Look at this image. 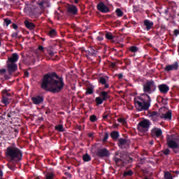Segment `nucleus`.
Here are the masks:
<instances>
[{"instance_id":"f257e3e1","label":"nucleus","mask_w":179,"mask_h":179,"mask_svg":"<svg viewBox=\"0 0 179 179\" xmlns=\"http://www.w3.org/2000/svg\"><path fill=\"white\" fill-rule=\"evenodd\" d=\"M64 78L58 76L55 72L45 75L41 85V89L51 93H59L64 89Z\"/></svg>"},{"instance_id":"f03ea898","label":"nucleus","mask_w":179,"mask_h":179,"mask_svg":"<svg viewBox=\"0 0 179 179\" xmlns=\"http://www.w3.org/2000/svg\"><path fill=\"white\" fill-rule=\"evenodd\" d=\"M156 83L155 80H147V82L143 85V90L145 94L143 96H146L147 100L146 101H134L135 106L138 111H148L149 108L150 107V103H152V99L149 94H152V93H155L156 92ZM148 93V94H146Z\"/></svg>"},{"instance_id":"7ed1b4c3","label":"nucleus","mask_w":179,"mask_h":179,"mask_svg":"<svg viewBox=\"0 0 179 179\" xmlns=\"http://www.w3.org/2000/svg\"><path fill=\"white\" fill-rule=\"evenodd\" d=\"M5 156L11 164H17L23 159V152L15 144L8 146L5 150Z\"/></svg>"},{"instance_id":"20e7f679","label":"nucleus","mask_w":179,"mask_h":179,"mask_svg":"<svg viewBox=\"0 0 179 179\" xmlns=\"http://www.w3.org/2000/svg\"><path fill=\"white\" fill-rule=\"evenodd\" d=\"M150 127V121H149V120H144L138 123L137 129L139 131V132H148L149 131Z\"/></svg>"},{"instance_id":"39448f33","label":"nucleus","mask_w":179,"mask_h":179,"mask_svg":"<svg viewBox=\"0 0 179 179\" xmlns=\"http://www.w3.org/2000/svg\"><path fill=\"white\" fill-rule=\"evenodd\" d=\"M148 117L150 119L151 121L153 122H158L162 120V114L157 111H150L148 110Z\"/></svg>"},{"instance_id":"423d86ee","label":"nucleus","mask_w":179,"mask_h":179,"mask_svg":"<svg viewBox=\"0 0 179 179\" xmlns=\"http://www.w3.org/2000/svg\"><path fill=\"white\" fill-rule=\"evenodd\" d=\"M16 117H17V113L13 110H7L2 115V117L4 118V120H7V121H10V120H15Z\"/></svg>"},{"instance_id":"0eeeda50","label":"nucleus","mask_w":179,"mask_h":179,"mask_svg":"<svg viewBox=\"0 0 179 179\" xmlns=\"http://www.w3.org/2000/svg\"><path fill=\"white\" fill-rule=\"evenodd\" d=\"M151 136L154 139H163V131L160 128L155 127L151 130Z\"/></svg>"},{"instance_id":"6e6552de","label":"nucleus","mask_w":179,"mask_h":179,"mask_svg":"<svg viewBox=\"0 0 179 179\" xmlns=\"http://www.w3.org/2000/svg\"><path fill=\"white\" fill-rule=\"evenodd\" d=\"M2 94V99H1V103L4 104V106H8L10 103V98L12 96V94L9 92H8V90H3L1 92Z\"/></svg>"},{"instance_id":"1a4fd4ad","label":"nucleus","mask_w":179,"mask_h":179,"mask_svg":"<svg viewBox=\"0 0 179 179\" xmlns=\"http://www.w3.org/2000/svg\"><path fill=\"white\" fill-rule=\"evenodd\" d=\"M83 51L86 53L85 57L89 61H92V57H96L97 55V51L94 47H90L88 50H84Z\"/></svg>"},{"instance_id":"9d476101","label":"nucleus","mask_w":179,"mask_h":179,"mask_svg":"<svg viewBox=\"0 0 179 179\" xmlns=\"http://www.w3.org/2000/svg\"><path fill=\"white\" fill-rule=\"evenodd\" d=\"M96 156L100 159H103V157H108L110 156V151L106 148L99 149L96 152Z\"/></svg>"},{"instance_id":"9b49d317","label":"nucleus","mask_w":179,"mask_h":179,"mask_svg":"<svg viewBox=\"0 0 179 179\" xmlns=\"http://www.w3.org/2000/svg\"><path fill=\"white\" fill-rule=\"evenodd\" d=\"M96 9L99 10L101 13H110V8L106 6L103 2H99L96 5Z\"/></svg>"},{"instance_id":"f8f14e48","label":"nucleus","mask_w":179,"mask_h":179,"mask_svg":"<svg viewBox=\"0 0 179 179\" xmlns=\"http://www.w3.org/2000/svg\"><path fill=\"white\" fill-rule=\"evenodd\" d=\"M178 69V62H176L173 64H167L165 68V72H171L173 71H177Z\"/></svg>"},{"instance_id":"ddd939ff","label":"nucleus","mask_w":179,"mask_h":179,"mask_svg":"<svg viewBox=\"0 0 179 179\" xmlns=\"http://www.w3.org/2000/svg\"><path fill=\"white\" fill-rule=\"evenodd\" d=\"M108 79V76H106V78L104 77H100L98 80L99 83L100 85H102L103 86V90H106V89H108L110 87V85H108V83L107 80Z\"/></svg>"},{"instance_id":"4468645a","label":"nucleus","mask_w":179,"mask_h":179,"mask_svg":"<svg viewBox=\"0 0 179 179\" xmlns=\"http://www.w3.org/2000/svg\"><path fill=\"white\" fill-rule=\"evenodd\" d=\"M78 7L75 5H69L67 7V13L69 15H73V16H75L78 15Z\"/></svg>"},{"instance_id":"2eb2a0df","label":"nucleus","mask_w":179,"mask_h":179,"mask_svg":"<svg viewBox=\"0 0 179 179\" xmlns=\"http://www.w3.org/2000/svg\"><path fill=\"white\" fill-rule=\"evenodd\" d=\"M166 143L170 149L174 150L178 149L179 148L178 143H177V141H174L173 139L167 138Z\"/></svg>"},{"instance_id":"dca6fc26","label":"nucleus","mask_w":179,"mask_h":179,"mask_svg":"<svg viewBox=\"0 0 179 179\" xmlns=\"http://www.w3.org/2000/svg\"><path fill=\"white\" fill-rule=\"evenodd\" d=\"M33 104L36 106H40L44 101V97L43 96L37 95L31 98Z\"/></svg>"},{"instance_id":"f3484780","label":"nucleus","mask_w":179,"mask_h":179,"mask_svg":"<svg viewBox=\"0 0 179 179\" xmlns=\"http://www.w3.org/2000/svg\"><path fill=\"white\" fill-rule=\"evenodd\" d=\"M159 91L162 94H167L169 93V91L170 90V87L167 85L166 84H161L157 86Z\"/></svg>"},{"instance_id":"a211bd4d","label":"nucleus","mask_w":179,"mask_h":179,"mask_svg":"<svg viewBox=\"0 0 179 179\" xmlns=\"http://www.w3.org/2000/svg\"><path fill=\"white\" fill-rule=\"evenodd\" d=\"M7 70L8 73H13L17 71V64L16 63L7 62Z\"/></svg>"},{"instance_id":"6ab92c4d","label":"nucleus","mask_w":179,"mask_h":179,"mask_svg":"<svg viewBox=\"0 0 179 179\" xmlns=\"http://www.w3.org/2000/svg\"><path fill=\"white\" fill-rule=\"evenodd\" d=\"M17 61H19V55H17V53H13L11 56L8 58L7 62L16 64Z\"/></svg>"},{"instance_id":"aec40b11","label":"nucleus","mask_w":179,"mask_h":179,"mask_svg":"<svg viewBox=\"0 0 179 179\" xmlns=\"http://www.w3.org/2000/svg\"><path fill=\"white\" fill-rule=\"evenodd\" d=\"M125 157H127V155H125V152L117 151V152H115V156L114 159H119L120 160H125Z\"/></svg>"},{"instance_id":"412c9836","label":"nucleus","mask_w":179,"mask_h":179,"mask_svg":"<svg viewBox=\"0 0 179 179\" xmlns=\"http://www.w3.org/2000/svg\"><path fill=\"white\" fill-rule=\"evenodd\" d=\"M168 99L163 98L162 96H158L157 98V101L159 104H162V106H167L169 103L167 102Z\"/></svg>"},{"instance_id":"4be33fe9","label":"nucleus","mask_w":179,"mask_h":179,"mask_svg":"<svg viewBox=\"0 0 179 179\" xmlns=\"http://www.w3.org/2000/svg\"><path fill=\"white\" fill-rule=\"evenodd\" d=\"M99 96H101V97L103 101H107V100H108V99H110V97H111V96H110V94H108V92H106V91H102L99 94Z\"/></svg>"},{"instance_id":"5701e85b","label":"nucleus","mask_w":179,"mask_h":179,"mask_svg":"<svg viewBox=\"0 0 179 179\" xmlns=\"http://www.w3.org/2000/svg\"><path fill=\"white\" fill-rule=\"evenodd\" d=\"M154 23L149 20H144V26L146 27V30L149 31L153 27Z\"/></svg>"},{"instance_id":"b1692460","label":"nucleus","mask_w":179,"mask_h":179,"mask_svg":"<svg viewBox=\"0 0 179 179\" xmlns=\"http://www.w3.org/2000/svg\"><path fill=\"white\" fill-rule=\"evenodd\" d=\"M24 24L27 29H29V30H34V29H36V24H34V23L33 22H30L27 20H25Z\"/></svg>"},{"instance_id":"393cba45","label":"nucleus","mask_w":179,"mask_h":179,"mask_svg":"<svg viewBox=\"0 0 179 179\" xmlns=\"http://www.w3.org/2000/svg\"><path fill=\"white\" fill-rule=\"evenodd\" d=\"M172 113L171 110H169L167 113L161 115V120H171Z\"/></svg>"},{"instance_id":"a878e982","label":"nucleus","mask_w":179,"mask_h":179,"mask_svg":"<svg viewBox=\"0 0 179 179\" xmlns=\"http://www.w3.org/2000/svg\"><path fill=\"white\" fill-rule=\"evenodd\" d=\"M114 162H115V164L118 167H124L125 161L124 159H120L118 158L113 159Z\"/></svg>"},{"instance_id":"bb28decb","label":"nucleus","mask_w":179,"mask_h":179,"mask_svg":"<svg viewBox=\"0 0 179 179\" xmlns=\"http://www.w3.org/2000/svg\"><path fill=\"white\" fill-rule=\"evenodd\" d=\"M93 93H94V86L90 85L87 88L85 94L86 96H88L89 94H93Z\"/></svg>"},{"instance_id":"cd10ccee","label":"nucleus","mask_w":179,"mask_h":179,"mask_svg":"<svg viewBox=\"0 0 179 179\" xmlns=\"http://www.w3.org/2000/svg\"><path fill=\"white\" fill-rule=\"evenodd\" d=\"M123 178H125V177H132L134 176V171L132 170L125 171L123 173Z\"/></svg>"},{"instance_id":"c85d7f7f","label":"nucleus","mask_w":179,"mask_h":179,"mask_svg":"<svg viewBox=\"0 0 179 179\" xmlns=\"http://www.w3.org/2000/svg\"><path fill=\"white\" fill-rule=\"evenodd\" d=\"M55 131L57 132H65V128H64V125L62 124H57L55 127Z\"/></svg>"},{"instance_id":"c756f323","label":"nucleus","mask_w":179,"mask_h":179,"mask_svg":"<svg viewBox=\"0 0 179 179\" xmlns=\"http://www.w3.org/2000/svg\"><path fill=\"white\" fill-rule=\"evenodd\" d=\"M37 3L39 6V8H40V9H41V10H44V9H45V4L47 3V1H45V0L38 1Z\"/></svg>"},{"instance_id":"7c9ffc66","label":"nucleus","mask_w":179,"mask_h":179,"mask_svg":"<svg viewBox=\"0 0 179 179\" xmlns=\"http://www.w3.org/2000/svg\"><path fill=\"white\" fill-rule=\"evenodd\" d=\"M55 178V174L52 172H48L45 175V179H54Z\"/></svg>"},{"instance_id":"2f4dec72","label":"nucleus","mask_w":179,"mask_h":179,"mask_svg":"<svg viewBox=\"0 0 179 179\" xmlns=\"http://www.w3.org/2000/svg\"><path fill=\"white\" fill-rule=\"evenodd\" d=\"M124 145H127V139L125 138H120L118 141V145L120 148H122V146H124Z\"/></svg>"},{"instance_id":"473e14b6","label":"nucleus","mask_w":179,"mask_h":179,"mask_svg":"<svg viewBox=\"0 0 179 179\" xmlns=\"http://www.w3.org/2000/svg\"><path fill=\"white\" fill-rule=\"evenodd\" d=\"M110 137L112 139L117 140V138H120V133L118 131H112L110 133Z\"/></svg>"},{"instance_id":"72a5a7b5","label":"nucleus","mask_w":179,"mask_h":179,"mask_svg":"<svg viewBox=\"0 0 179 179\" xmlns=\"http://www.w3.org/2000/svg\"><path fill=\"white\" fill-rule=\"evenodd\" d=\"M95 103L96 106H101V104H103V103H104V101L101 96H98L95 99Z\"/></svg>"},{"instance_id":"f704fd0d","label":"nucleus","mask_w":179,"mask_h":179,"mask_svg":"<svg viewBox=\"0 0 179 179\" xmlns=\"http://www.w3.org/2000/svg\"><path fill=\"white\" fill-rule=\"evenodd\" d=\"M115 13L117 17H122V16H124V12L121 10V8H117L115 10Z\"/></svg>"},{"instance_id":"c9c22d12","label":"nucleus","mask_w":179,"mask_h":179,"mask_svg":"<svg viewBox=\"0 0 179 179\" xmlns=\"http://www.w3.org/2000/svg\"><path fill=\"white\" fill-rule=\"evenodd\" d=\"M83 162H88L92 160V157L89 155V154H85L83 156Z\"/></svg>"},{"instance_id":"e433bc0d","label":"nucleus","mask_w":179,"mask_h":179,"mask_svg":"<svg viewBox=\"0 0 179 179\" xmlns=\"http://www.w3.org/2000/svg\"><path fill=\"white\" fill-rule=\"evenodd\" d=\"M48 36H50V37H55L57 36V30L55 29H50L48 32Z\"/></svg>"},{"instance_id":"4c0bfd02","label":"nucleus","mask_w":179,"mask_h":179,"mask_svg":"<svg viewBox=\"0 0 179 179\" xmlns=\"http://www.w3.org/2000/svg\"><path fill=\"white\" fill-rule=\"evenodd\" d=\"M105 37L107 38V40H114V36L110 32H107L105 35Z\"/></svg>"},{"instance_id":"58836bf2","label":"nucleus","mask_w":179,"mask_h":179,"mask_svg":"<svg viewBox=\"0 0 179 179\" xmlns=\"http://www.w3.org/2000/svg\"><path fill=\"white\" fill-rule=\"evenodd\" d=\"M129 50L131 51V52H138V51H139V48L136 46H131Z\"/></svg>"},{"instance_id":"ea45409f","label":"nucleus","mask_w":179,"mask_h":179,"mask_svg":"<svg viewBox=\"0 0 179 179\" xmlns=\"http://www.w3.org/2000/svg\"><path fill=\"white\" fill-rule=\"evenodd\" d=\"M90 121H91V122H96V121H97V117L96 115H92L90 117Z\"/></svg>"},{"instance_id":"a19ab883","label":"nucleus","mask_w":179,"mask_h":179,"mask_svg":"<svg viewBox=\"0 0 179 179\" xmlns=\"http://www.w3.org/2000/svg\"><path fill=\"white\" fill-rule=\"evenodd\" d=\"M118 122H120V124H122V125H125L127 124V120L124 117H120L117 119Z\"/></svg>"},{"instance_id":"79ce46f5","label":"nucleus","mask_w":179,"mask_h":179,"mask_svg":"<svg viewBox=\"0 0 179 179\" xmlns=\"http://www.w3.org/2000/svg\"><path fill=\"white\" fill-rule=\"evenodd\" d=\"M164 178L165 179H173V176L170 172H166L164 173Z\"/></svg>"},{"instance_id":"37998d69","label":"nucleus","mask_w":179,"mask_h":179,"mask_svg":"<svg viewBox=\"0 0 179 179\" xmlns=\"http://www.w3.org/2000/svg\"><path fill=\"white\" fill-rule=\"evenodd\" d=\"M96 40L98 41H103L104 40L103 35L101 32H99V36L96 37Z\"/></svg>"},{"instance_id":"c03bdc74","label":"nucleus","mask_w":179,"mask_h":179,"mask_svg":"<svg viewBox=\"0 0 179 179\" xmlns=\"http://www.w3.org/2000/svg\"><path fill=\"white\" fill-rule=\"evenodd\" d=\"M162 152L165 156H169V155H170V149L166 148L164 150H163Z\"/></svg>"},{"instance_id":"a18cd8bd","label":"nucleus","mask_w":179,"mask_h":179,"mask_svg":"<svg viewBox=\"0 0 179 179\" xmlns=\"http://www.w3.org/2000/svg\"><path fill=\"white\" fill-rule=\"evenodd\" d=\"M4 23H6V26H8L9 24H12V20H10L8 18H5L4 19Z\"/></svg>"},{"instance_id":"49530a36","label":"nucleus","mask_w":179,"mask_h":179,"mask_svg":"<svg viewBox=\"0 0 179 179\" xmlns=\"http://www.w3.org/2000/svg\"><path fill=\"white\" fill-rule=\"evenodd\" d=\"M16 167V164H13L12 165H8V169H10L12 171H15Z\"/></svg>"},{"instance_id":"de8ad7c7","label":"nucleus","mask_w":179,"mask_h":179,"mask_svg":"<svg viewBox=\"0 0 179 179\" xmlns=\"http://www.w3.org/2000/svg\"><path fill=\"white\" fill-rule=\"evenodd\" d=\"M107 139H108V134L106 132L102 141L103 142H107Z\"/></svg>"},{"instance_id":"09e8293b","label":"nucleus","mask_w":179,"mask_h":179,"mask_svg":"<svg viewBox=\"0 0 179 179\" xmlns=\"http://www.w3.org/2000/svg\"><path fill=\"white\" fill-rule=\"evenodd\" d=\"M18 33L17 32H14L12 34L11 37L17 38Z\"/></svg>"},{"instance_id":"8fccbe9b","label":"nucleus","mask_w":179,"mask_h":179,"mask_svg":"<svg viewBox=\"0 0 179 179\" xmlns=\"http://www.w3.org/2000/svg\"><path fill=\"white\" fill-rule=\"evenodd\" d=\"M174 36H177L179 34V30L178 29H174L173 31Z\"/></svg>"},{"instance_id":"3c124183","label":"nucleus","mask_w":179,"mask_h":179,"mask_svg":"<svg viewBox=\"0 0 179 179\" xmlns=\"http://www.w3.org/2000/svg\"><path fill=\"white\" fill-rule=\"evenodd\" d=\"M110 66L112 68H115V66H117V63L116 62H112L110 63Z\"/></svg>"},{"instance_id":"603ef678","label":"nucleus","mask_w":179,"mask_h":179,"mask_svg":"<svg viewBox=\"0 0 179 179\" xmlns=\"http://www.w3.org/2000/svg\"><path fill=\"white\" fill-rule=\"evenodd\" d=\"M48 55H50V57H54V52L50 50L48 52Z\"/></svg>"},{"instance_id":"864d4df0","label":"nucleus","mask_w":179,"mask_h":179,"mask_svg":"<svg viewBox=\"0 0 179 179\" xmlns=\"http://www.w3.org/2000/svg\"><path fill=\"white\" fill-rule=\"evenodd\" d=\"M12 27H13V29H14L15 30H17V24H12Z\"/></svg>"},{"instance_id":"5fc2aeb1","label":"nucleus","mask_w":179,"mask_h":179,"mask_svg":"<svg viewBox=\"0 0 179 179\" xmlns=\"http://www.w3.org/2000/svg\"><path fill=\"white\" fill-rule=\"evenodd\" d=\"M118 79H122L124 78V75L122 73L117 74Z\"/></svg>"},{"instance_id":"6e6d98bb","label":"nucleus","mask_w":179,"mask_h":179,"mask_svg":"<svg viewBox=\"0 0 179 179\" xmlns=\"http://www.w3.org/2000/svg\"><path fill=\"white\" fill-rule=\"evenodd\" d=\"M65 176H67L69 177V178H71L72 175L68 172H65L64 173Z\"/></svg>"},{"instance_id":"4d7b16f0","label":"nucleus","mask_w":179,"mask_h":179,"mask_svg":"<svg viewBox=\"0 0 179 179\" xmlns=\"http://www.w3.org/2000/svg\"><path fill=\"white\" fill-rule=\"evenodd\" d=\"M38 50H39V51H44V47H43L42 45L38 46Z\"/></svg>"},{"instance_id":"13d9d810","label":"nucleus","mask_w":179,"mask_h":179,"mask_svg":"<svg viewBox=\"0 0 179 179\" xmlns=\"http://www.w3.org/2000/svg\"><path fill=\"white\" fill-rule=\"evenodd\" d=\"M0 73H6V69H2L0 70Z\"/></svg>"},{"instance_id":"bf43d9fd","label":"nucleus","mask_w":179,"mask_h":179,"mask_svg":"<svg viewBox=\"0 0 179 179\" xmlns=\"http://www.w3.org/2000/svg\"><path fill=\"white\" fill-rule=\"evenodd\" d=\"M107 118H108V115H107V114H106V113L103 114V120H107Z\"/></svg>"},{"instance_id":"052dcab7","label":"nucleus","mask_w":179,"mask_h":179,"mask_svg":"<svg viewBox=\"0 0 179 179\" xmlns=\"http://www.w3.org/2000/svg\"><path fill=\"white\" fill-rule=\"evenodd\" d=\"M3 177V172L2 171V169H0V178H2Z\"/></svg>"},{"instance_id":"680f3d73","label":"nucleus","mask_w":179,"mask_h":179,"mask_svg":"<svg viewBox=\"0 0 179 179\" xmlns=\"http://www.w3.org/2000/svg\"><path fill=\"white\" fill-rule=\"evenodd\" d=\"M24 76H25L26 78H29V72H28V71H25V72H24Z\"/></svg>"},{"instance_id":"e2e57ef3","label":"nucleus","mask_w":179,"mask_h":179,"mask_svg":"<svg viewBox=\"0 0 179 179\" xmlns=\"http://www.w3.org/2000/svg\"><path fill=\"white\" fill-rule=\"evenodd\" d=\"M88 136H89L90 138H92V137H93V134L90 133V134H88Z\"/></svg>"},{"instance_id":"0e129e2a","label":"nucleus","mask_w":179,"mask_h":179,"mask_svg":"<svg viewBox=\"0 0 179 179\" xmlns=\"http://www.w3.org/2000/svg\"><path fill=\"white\" fill-rule=\"evenodd\" d=\"M128 162H129V163H131V162H132V158H131V157H129V159H128Z\"/></svg>"},{"instance_id":"69168bd1","label":"nucleus","mask_w":179,"mask_h":179,"mask_svg":"<svg viewBox=\"0 0 179 179\" xmlns=\"http://www.w3.org/2000/svg\"><path fill=\"white\" fill-rule=\"evenodd\" d=\"M173 152H174L175 153H178V150H176V149L173 150Z\"/></svg>"},{"instance_id":"338daca9","label":"nucleus","mask_w":179,"mask_h":179,"mask_svg":"<svg viewBox=\"0 0 179 179\" xmlns=\"http://www.w3.org/2000/svg\"><path fill=\"white\" fill-rule=\"evenodd\" d=\"M79 3V0H75V3Z\"/></svg>"},{"instance_id":"774afa93","label":"nucleus","mask_w":179,"mask_h":179,"mask_svg":"<svg viewBox=\"0 0 179 179\" xmlns=\"http://www.w3.org/2000/svg\"><path fill=\"white\" fill-rule=\"evenodd\" d=\"M35 179H40V177H36L35 178Z\"/></svg>"}]
</instances>
